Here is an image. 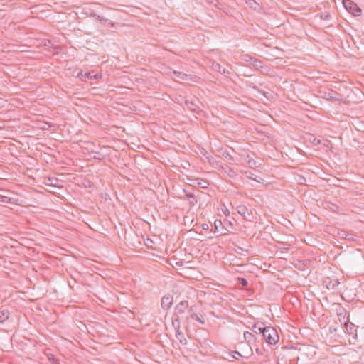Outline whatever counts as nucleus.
I'll use <instances>...</instances> for the list:
<instances>
[{
    "mask_svg": "<svg viewBox=\"0 0 364 364\" xmlns=\"http://www.w3.org/2000/svg\"><path fill=\"white\" fill-rule=\"evenodd\" d=\"M215 225L217 228V225H218V223H215Z\"/></svg>",
    "mask_w": 364,
    "mask_h": 364,
    "instance_id": "31",
    "label": "nucleus"
},
{
    "mask_svg": "<svg viewBox=\"0 0 364 364\" xmlns=\"http://www.w3.org/2000/svg\"><path fill=\"white\" fill-rule=\"evenodd\" d=\"M245 3L254 9H257L259 7V4L255 0H245Z\"/></svg>",
    "mask_w": 364,
    "mask_h": 364,
    "instance_id": "17",
    "label": "nucleus"
},
{
    "mask_svg": "<svg viewBox=\"0 0 364 364\" xmlns=\"http://www.w3.org/2000/svg\"><path fill=\"white\" fill-rule=\"evenodd\" d=\"M189 311L191 312V318H193L195 321H198L201 324L205 323V320L202 318V316H200L198 314L196 313L192 312V309L191 308Z\"/></svg>",
    "mask_w": 364,
    "mask_h": 364,
    "instance_id": "14",
    "label": "nucleus"
},
{
    "mask_svg": "<svg viewBox=\"0 0 364 364\" xmlns=\"http://www.w3.org/2000/svg\"><path fill=\"white\" fill-rule=\"evenodd\" d=\"M211 68L214 70V71H217V72H219L220 73L223 68L221 67L220 64L217 63V62H212L211 63Z\"/></svg>",
    "mask_w": 364,
    "mask_h": 364,
    "instance_id": "18",
    "label": "nucleus"
},
{
    "mask_svg": "<svg viewBox=\"0 0 364 364\" xmlns=\"http://www.w3.org/2000/svg\"><path fill=\"white\" fill-rule=\"evenodd\" d=\"M346 328L347 331H349L350 333H353V330L354 329V326L352 323L350 324H346Z\"/></svg>",
    "mask_w": 364,
    "mask_h": 364,
    "instance_id": "24",
    "label": "nucleus"
},
{
    "mask_svg": "<svg viewBox=\"0 0 364 364\" xmlns=\"http://www.w3.org/2000/svg\"><path fill=\"white\" fill-rule=\"evenodd\" d=\"M240 280L241 281V282H240V283H241V284H242L243 287H245V286H247V281L245 279H244V278H241V279H240Z\"/></svg>",
    "mask_w": 364,
    "mask_h": 364,
    "instance_id": "28",
    "label": "nucleus"
},
{
    "mask_svg": "<svg viewBox=\"0 0 364 364\" xmlns=\"http://www.w3.org/2000/svg\"><path fill=\"white\" fill-rule=\"evenodd\" d=\"M233 70L232 68H223L220 73L225 76H229L232 73Z\"/></svg>",
    "mask_w": 364,
    "mask_h": 364,
    "instance_id": "19",
    "label": "nucleus"
},
{
    "mask_svg": "<svg viewBox=\"0 0 364 364\" xmlns=\"http://www.w3.org/2000/svg\"><path fill=\"white\" fill-rule=\"evenodd\" d=\"M102 77V75L101 73H94L93 71L83 73V72L81 70L77 73V77L82 80H83L85 78L98 80L101 79Z\"/></svg>",
    "mask_w": 364,
    "mask_h": 364,
    "instance_id": "5",
    "label": "nucleus"
},
{
    "mask_svg": "<svg viewBox=\"0 0 364 364\" xmlns=\"http://www.w3.org/2000/svg\"><path fill=\"white\" fill-rule=\"evenodd\" d=\"M253 60H254V58L250 56H246L245 58V61L250 62V63L252 62Z\"/></svg>",
    "mask_w": 364,
    "mask_h": 364,
    "instance_id": "29",
    "label": "nucleus"
},
{
    "mask_svg": "<svg viewBox=\"0 0 364 364\" xmlns=\"http://www.w3.org/2000/svg\"><path fill=\"white\" fill-rule=\"evenodd\" d=\"M247 163L248 164L249 166L251 168H252L253 166H255L256 165L255 161L252 159H248L247 161Z\"/></svg>",
    "mask_w": 364,
    "mask_h": 364,
    "instance_id": "26",
    "label": "nucleus"
},
{
    "mask_svg": "<svg viewBox=\"0 0 364 364\" xmlns=\"http://www.w3.org/2000/svg\"><path fill=\"white\" fill-rule=\"evenodd\" d=\"M172 77L173 80H177V81L178 80H189L192 79L191 75H187L183 72H179V71H176V70L173 71Z\"/></svg>",
    "mask_w": 364,
    "mask_h": 364,
    "instance_id": "7",
    "label": "nucleus"
},
{
    "mask_svg": "<svg viewBox=\"0 0 364 364\" xmlns=\"http://www.w3.org/2000/svg\"><path fill=\"white\" fill-rule=\"evenodd\" d=\"M244 339L247 343L250 344L255 341V337L252 333L246 331L244 333Z\"/></svg>",
    "mask_w": 364,
    "mask_h": 364,
    "instance_id": "13",
    "label": "nucleus"
},
{
    "mask_svg": "<svg viewBox=\"0 0 364 364\" xmlns=\"http://www.w3.org/2000/svg\"><path fill=\"white\" fill-rule=\"evenodd\" d=\"M338 235L339 236L343 238V239H346V240H353V235L352 234H350L348 232H347L345 230H341L338 232Z\"/></svg>",
    "mask_w": 364,
    "mask_h": 364,
    "instance_id": "16",
    "label": "nucleus"
},
{
    "mask_svg": "<svg viewBox=\"0 0 364 364\" xmlns=\"http://www.w3.org/2000/svg\"><path fill=\"white\" fill-rule=\"evenodd\" d=\"M256 352H257V353H259V350L257 348V349L256 350Z\"/></svg>",
    "mask_w": 364,
    "mask_h": 364,
    "instance_id": "30",
    "label": "nucleus"
},
{
    "mask_svg": "<svg viewBox=\"0 0 364 364\" xmlns=\"http://www.w3.org/2000/svg\"><path fill=\"white\" fill-rule=\"evenodd\" d=\"M188 308V301L184 300V301H181L176 305V310L177 311L178 314H182L186 311V310Z\"/></svg>",
    "mask_w": 364,
    "mask_h": 364,
    "instance_id": "8",
    "label": "nucleus"
},
{
    "mask_svg": "<svg viewBox=\"0 0 364 364\" xmlns=\"http://www.w3.org/2000/svg\"><path fill=\"white\" fill-rule=\"evenodd\" d=\"M232 357L236 360H240V358H242V355L238 351H233Z\"/></svg>",
    "mask_w": 364,
    "mask_h": 364,
    "instance_id": "25",
    "label": "nucleus"
},
{
    "mask_svg": "<svg viewBox=\"0 0 364 364\" xmlns=\"http://www.w3.org/2000/svg\"><path fill=\"white\" fill-rule=\"evenodd\" d=\"M185 193H186V199H187L188 200L190 205L191 206L196 205L197 203V200H196L194 194L192 193L186 192V191H185Z\"/></svg>",
    "mask_w": 364,
    "mask_h": 364,
    "instance_id": "12",
    "label": "nucleus"
},
{
    "mask_svg": "<svg viewBox=\"0 0 364 364\" xmlns=\"http://www.w3.org/2000/svg\"><path fill=\"white\" fill-rule=\"evenodd\" d=\"M343 4L346 10L351 13L353 16H360L361 14V9L358 5L352 1L351 0H343Z\"/></svg>",
    "mask_w": 364,
    "mask_h": 364,
    "instance_id": "4",
    "label": "nucleus"
},
{
    "mask_svg": "<svg viewBox=\"0 0 364 364\" xmlns=\"http://www.w3.org/2000/svg\"><path fill=\"white\" fill-rule=\"evenodd\" d=\"M215 225L217 228V225H218V223H215Z\"/></svg>",
    "mask_w": 364,
    "mask_h": 364,
    "instance_id": "32",
    "label": "nucleus"
},
{
    "mask_svg": "<svg viewBox=\"0 0 364 364\" xmlns=\"http://www.w3.org/2000/svg\"><path fill=\"white\" fill-rule=\"evenodd\" d=\"M263 328L264 327H257L255 325L253 326V329L255 333H262L263 334Z\"/></svg>",
    "mask_w": 364,
    "mask_h": 364,
    "instance_id": "23",
    "label": "nucleus"
},
{
    "mask_svg": "<svg viewBox=\"0 0 364 364\" xmlns=\"http://www.w3.org/2000/svg\"><path fill=\"white\" fill-rule=\"evenodd\" d=\"M179 327L178 325L176 332V338L179 341L181 344L185 346L187 344V340L184 334L179 330Z\"/></svg>",
    "mask_w": 364,
    "mask_h": 364,
    "instance_id": "10",
    "label": "nucleus"
},
{
    "mask_svg": "<svg viewBox=\"0 0 364 364\" xmlns=\"http://www.w3.org/2000/svg\"><path fill=\"white\" fill-rule=\"evenodd\" d=\"M251 64L255 69L262 72H264L267 70V67L264 65V63L259 59H254Z\"/></svg>",
    "mask_w": 364,
    "mask_h": 364,
    "instance_id": "9",
    "label": "nucleus"
},
{
    "mask_svg": "<svg viewBox=\"0 0 364 364\" xmlns=\"http://www.w3.org/2000/svg\"><path fill=\"white\" fill-rule=\"evenodd\" d=\"M245 85L248 87H251L257 91H259V88L257 86L254 85L252 82L247 81V82H245Z\"/></svg>",
    "mask_w": 364,
    "mask_h": 364,
    "instance_id": "21",
    "label": "nucleus"
},
{
    "mask_svg": "<svg viewBox=\"0 0 364 364\" xmlns=\"http://www.w3.org/2000/svg\"><path fill=\"white\" fill-rule=\"evenodd\" d=\"M320 17L321 19L327 21L330 19L331 16L328 13H321Z\"/></svg>",
    "mask_w": 364,
    "mask_h": 364,
    "instance_id": "22",
    "label": "nucleus"
},
{
    "mask_svg": "<svg viewBox=\"0 0 364 364\" xmlns=\"http://www.w3.org/2000/svg\"><path fill=\"white\" fill-rule=\"evenodd\" d=\"M203 183H198V185L201 186L202 188H205L208 185L206 181H202Z\"/></svg>",
    "mask_w": 364,
    "mask_h": 364,
    "instance_id": "27",
    "label": "nucleus"
},
{
    "mask_svg": "<svg viewBox=\"0 0 364 364\" xmlns=\"http://www.w3.org/2000/svg\"><path fill=\"white\" fill-rule=\"evenodd\" d=\"M237 212L246 220L251 221L254 219V215L251 209H249L245 205H239L236 207Z\"/></svg>",
    "mask_w": 364,
    "mask_h": 364,
    "instance_id": "3",
    "label": "nucleus"
},
{
    "mask_svg": "<svg viewBox=\"0 0 364 364\" xmlns=\"http://www.w3.org/2000/svg\"><path fill=\"white\" fill-rule=\"evenodd\" d=\"M9 312L6 309H0V323L9 318Z\"/></svg>",
    "mask_w": 364,
    "mask_h": 364,
    "instance_id": "15",
    "label": "nucleus"
},
{
    "mask_svg": "<svg viewBox=\"0 0 364 364\" xmlns=\"http://www.w3.org/2000/svg\"><path fill=\"white\" fill-rule=\"evenodd\" d=\"M173 303V297L171 295H165L161 299V306L163 309H169Z\"/></svg>",
    "mask_w": 364,
    "mask_h": 364,
    "instance_id": "6",
    "label": "nucleus"
},
{
    "mask_svg": "<svg viewBox=\"0 0 364 364\" xmlns=\"http://www.w3.org/2000/svg\"><path fill=\"white\" fill-rule=\"evenodd\" d=\"M0 202L9 203H11V198L6 196L0 194Z\"/></svg>",
    "mask_w": 364,
    "mask_h": 364,
    "instance_id": "20",
    "label": "nucleus"
},
{
    "mask_svg": "<svg viewBox=\"0 0 364 364\" xmlns=\"http://www.w3.org/2000/svg\"><path fill=\"white\" fill-rule=\"evenodd\" d=\"M90 16L103 24H109V25L112 24L111 21H109V19L104 18L102 16H100L95 13H91Z\"/></svg>",
    "mask_w": 364,
    "mask_h": 364,
    "instance_id": "11",
    "label": "nucleus"
},
{
    "mask_svg": "<svg viewBox=\"0 0 364 364\" xmlns=\"http://www.w3.org/2000/svg\"><path fill=\"white\" fill-rule=\"evenodd\" d=\"M185 105L189 110L196 114H199L200 112H201L203 108L204 107L203 104L196 97H191L190 99H186L185 100Z\"/></svg>",
    "mask_w": 364,
    "mask_h": 364,
    "instance_id": "2",
    "label": "nucleus"
},
{
    "mask_svg": "<svg viewBox=\"0 0 364 364\" xmlns=\"http://www.w3.org/2000/svg\"><path fill=\"white\" fill-rule=\"evenodd\" d=\"M263 331V338L267 343L274 345L279 341V337L274 328L272 326L264 327Z\"/></svg>",
    "mask_w": 364,
    "mask_h": 364,
    "instance_id": "1",
    "label": "nucleus"
}]
</instances>
